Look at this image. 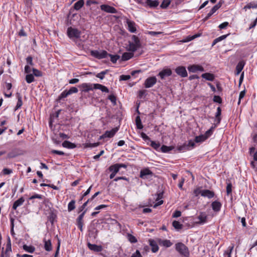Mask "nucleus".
I'll return each instance as SVG.
<instances>
[{
    "label": "nucleus",
    "instance_id": "1",
    "mask_svg": "<svg viewBox=\"0 0 257 257\" xmlns=\"http://www.w3.org/2000/svg\"><path fill=\"white\" fill-rule=\"evenodd\" d=\"M176 250L182 255L188 257L189 252L188 247L183 243L178 242L175 244Z\"/></svg>",
    "mask_w": 257,
    "mask_h": 257
},
{
    "label": "nucleus",
    "instance_id": "2",
    "mask_svg": "<svg viewBox=\"0 0 257 257\" xmlns=\"http://www.w3.org/2000/svg\"><path fill=\"white\" fill-rule=\"evenodd\" d=\"M67 34L70 39L74 40L79 38L80 37L81 32L77 29L70 27L68 28Z\"/></svg>",
    "mask_w": 257,
    "mask_h": 257
},
{
    "label": "nucleus",
    "instance_id": "3",
    "mask_svg": "<svg viewBox=\"0 0 257 257\" xmlns=\"http://www.w3.org/2000/svg\"><path fill=\"white\" fill-rule=\"evenodd\" d=\"M90 54L92 56L97 59H101L106 58L108 55V53L105 50H102L101 51L91 50L90 51Z\"/></svg>",
    "mask_w": 257,
    "mask_h": 257
},
{
    "label": "nucleus",
    "instance_id": "4",
    "mask_svg": "<svg viewBox=\"0 0 257 257\" xmlns=\"http://www.w3.org/2000/svg\"><path fill=\"white\" fill-rule=\"evenodd\" d=\"M153 173L148 168H144L141 170L140 177L143 179H149L153 177Z\"/></svg>",
    "mask_w": 257,
    "mask_h": 257
},
{
    "label": "nucleus",
    "instance_id": "5",
    "mask_svg": "<svg viewBox=\"0 0 257 257\" xmlns=\"http://www.w3.org/2000/svg\"><path fill=\"white\" fill-rule=\"evenodd\" d=\"M87 209H85L84 211H82V212L78 216L77 218L76 219V224L80 229V230L82 232L83 226V217L87 211Z\"/></svg>",
    "mask_w": 257,
    "mask_h": 257
},
{
    "label": "nucleus",
    "instance_id": "6",
    "mask_svg": "<svg viewBox=\"0 0 257 257\" xmlns=\"http://www.w3.org/2000/svg\"><path fill=\"white\" fill-rule=\"evenodd\" d=\"M118 131V127H114L110 131H107L105 132V133L103 135H102L99 137V140H101L105 138H112L114 136V135Z\"/></svg>",
    "mask_w": 257,
    "mask_h": 257
},
{
    "label": "nucleus",
    "instance_id": "7",
    "mask_svg": "<svg viewBox=\"0 0 257 257\" xmlns=\"http://www.w3.org/2000/svg\"><path fill=\"white\" fill-rule=\"evenodd\" d=\"M157 82V78L155 76L150 77L146 79L144 82V86L148 88L154 86Z\"/></svg>",
    "mask_w": 257,
    "mask_h": 257
},
{
    "label": "nucleus",
    "instance_id": "8",
    "mask_svg": "<svg viewBox=\"0 0 257 257\" xmlns=\"http://www.w3.org/2000/svg\"><path fill=\"white\" fill-rule=\"evenodd\" d=\"M93 84H94L84 83L79 85L78 87L81 89L82 92H87L89 90H92L94 89Z\"/></svg>",
    "mask_w": 257,
    "mask_h": 257
},
{
    "label": "nucleus",
    "instance_id": "9",
    "mask_svg": "<svg viewBox=\"0 0 257 257\" xmlns=\"http://www.w3.org/2000/svg\"><path fill=\"white\" fill-rule=\"evenodd\" d=\"M175 71L178 75L182 77L187 76V72L185 67L184 66H178L175 69Z\"/></svg>",
    "mask_w": 257,
    "mask_h": 257
},
{
    "label": "nucleus",
    "instance_id": "10",
    "mask_svg": "<svg viewBox=\"0 0 257 257\" xmlns=\"http://www.w3.org/2000/svg\"><path fill=\"white\" fill-rule=\"evenodd\" d=\"M172 73V70L170 68H165L163 69L159 73L158 76H160L162 79H164L165 77L171 76Z\"/></svg>",
    "mask_w": 257,
    "mask_h": 257
},
{
    "label": "nucleus",
    "instance_id": "11",
    "mask_svg": "<svg viewBox=\"0 0 257 257\" xmlns=\"http://www.w3.org/2000/svg\"><path fill=\"white\" fill-rule=\"evenodd\" d=\"M101 10L105 12L111 13V14H116L117 13V10L112 7H111L109 5H102L100 6Z\"/></svg>",
    "mask_w": 257,
    "mask_h": 257
},
{
    "label": "nucleus",
    "instance_id": "12",
    "mask_svg": "<svg viewBox=\"0 0 257 257\" xmlns=\"http://www.w3.org/2000/svg\"><path fill=\"white\" fill-rule=\"evenodd\" d=\"M188 70L190 72L195 73L198 71H200L203 72L204 71V68L200 65H192L188 67Z\"/></svg>",
    "mask_w": 257,
    "mask_h": 257
},
{
    "label": "nucleus",
    "instance_id": "13",
    "mask_svg": "<svg viewBox=\"0 0 257 257\" xmlns=\"http://www.w3.org/2000/svg\"><path fill=\"white\" fill-rule=\"evenodd\" d=\"M87 246L89 249L97 252H100L103 249L102 246L101 245L91 244L90 242L87 243Z\"/></svg>",
    "mask_w": 257,
    "mask_h": 257
},
{
    "label": "nucleus",
    "instance_id": "14",
    "mask_svg": "<svg viewBox=\"0 0 257 257\" xmlns=\"http://www.w3.org/2000/svg\"><path fill=\"white\" fill-rule=\"evenodd\" d=\"M221 206V203L218 201H213L211 203V207L213 210L216 212H218L220 210Z\"/></svg>",
    "mask_w": 257,
    "mask_h": 257
},
{
    "label": "nucleus",
    "instance_id": "15",
    "mask_svg": "<svg viewBox=\"0 0 257 257\" xmlns=\"http://www.w3.org/2000/svg\"><path fill=\"white\" fill-rule=\"evenodd\" d=\"M12 252V245H11V239L10 237H8V240L6 244V248L4 252V254L6 255H10V253Z\"/></svg>",
    "mask_w": 257,
    "mask_h": 257
},
{
    "label": "nucleus",
    "instance_id": "16",
    "mask_svg": "<svg viewBox=\"0 0 257 257\" xmlns=\"http://www.w3.org/2000/svg\"><path fill=\"white\" fill-rule=\"evenodd\" d=\"M149 244L151 246V250L153 252H156L159 250V247L157 242L152 239H149Z\"/></svg>",
    "mask_w": 257,
    "mask_h": 257
},
{
    "label": "nucleus",
    "instance_id": "17",
    "mask_svg": "<svg viewBox=\"0 0 257 257\" xmlns=\"http://www.w3.org/2000/svg\"><path fill=\"white\" fill-rule=\"evenodd\" d=\"M25 199L23 197H21L19 199L14 202L12 208L13 210H16L17 208L21 206L24 202Z\"/></svg>",
    "mask_w": 257,
    "mask_h": 257
},
{
    "label": "nucleus",
    "instance_id": "18",
    "mask_svg": "<svg viewBox=\"0 0 257 257\" xmlns=\"http://www.w3.org/2000/svg\"><path fill=\"white\" fill-rule=\"evenodd\" d=\"M202 196L207 197L210 199L214 197V193L209 190H203L202 192Z\"/></svg>",
    "mask_w": 257,
    "mask_h": 257
},
{
    "label": "nucleus",
    "instance_id": "19",
    "mask_svg": "<svg viewBox=\"0 0 257 257\" xmlns=\"http://www.w3.org/2000/svg\"><path fill=\"white\" fill-rule=\"evenodd\" d=\"M126 23H127V24L128 26V29L129 31L131 32V33L136 32L137 31V29L135 27V22L130 21V20H127Z\"/></svg>",
    "mask_w": 257,
    "mask_h": 257
},
{
    "label": "nucleus",
    "instance_id": "20",
    "mask_svg": "<svg viewBox=\"0 0 257 257\" xmlns=\"http://www.w3.org/2000/svg\"><path fill=\"white\" fill-rule=\"evenodd\" d=\"M44 242V248L46 251H50L52 250V243L50 239H43Z\"/></svg>",
    "mask_w": 257,
    "mask_h": 257
},
{
    "label": "nucleus",
    "instance_id": "21",
    "mask_svg": "<svg viewBox=\"0 0 257 257\" xmlns=\"http://www.w3.org/2000/svg\"><path fill=\"white\" fill-rule=\"evenodd\" d=\"M220 6L218 5L214 6L210 10V12L207 14L204 18V21L207 20L219 8Z\"/></svg>",
    "mask_w": 257,
    "mask_h": 257
},
{
    "label": "nucleus",
    "instance_id": "22",
    "mask_svg": "<svg viewBox=\"0 0 257 257\" xmlns=\"http://www.w3.org/2000/svg\"><path fill=\"white\" fill-rule=\"evenodd\" d=\"M94 89H98L101 90L102 92H105L106 93L109 92V89L105 86L102 85L100 84H93Z\"/></svg>",
    "mask_w": 257,
    "mask_h": 257
},
{
    "label": "nucleus",
    "instance_id": "23",
    "mask_svg": "<svg viewBox=\"0 0 257 257\" xmlns=\"http://www.w3.org/2000/svg\"><path fill=\"white\" fill-rule=\"evenodd\" d=\"M159 243L160 245H162L166 247H169L172 245V243L170 241V240L167 239L162 240L159 239Z\"/></svg>",
    "mask_w": 257,
    "mask_h": 257
},
{
    "label": "nucleus",
    "instance_id": "24",
    "mask_svg": "<svg viewBox=\"0 0 257 257\" xmlns=\"http://www.w3.org/2000/svg\"><path fill=\"white\" fill-rule=\"evenodd\" d=\"M198 219H199V221L197 223L198 224H204L207 221V216L205 214L201 213L198 216Z\"/></svg>",
    "mask_w": 257,
    "mask_h": 257
},
{
    "label": "nucleus",
    "instance_id": "25",
    "mask_svg": "<svg viewBox=\"0 0 257 257\" xmlns=\"http://www.w3.org/2000/svg\"><path fill=\"white\" fill-rule=\"evenodd\" d=\"M62 146L64 148H68V149H74L76 147V146L75 144L71 143L68 141H65L62 143Z\"/></svg>",
    "mask_w": 257,
    "mask_h": 257
},
{
    "label": "nucleus",
    "instance_id": "26",
    "mask_svg": "<svg viewBox=\"0 0 257 257\" xmlns=\"http://www.w3.org/2000/svg\"><path fill=\"white\" fill-rule=\"evenodd\" d=\"M134 56V53L132 52H125L123 53L121 56V59L123 61H127Z\"/></svg>",
    "mask_w": 257,
    "mask_h": 257
},
{
    "label": "nucleus",
    "instance_id": "27",
    "mask_svg": "<svg viewBox=\"0 0 257 257\" xmlns=\"http://www.w3.org/2000/svg\"><path fill=\"white\" fill-rule=\"evenodd\" d=\"M84 1L83 0H79L74 4L73 8L74 10L78 11L84 6Z\"/></svg>",
    "mask_w": 257,
    "mask_h": 257
},
{
    "label": "nucleus",
    "instance_id": "28",
    "mask_svg": "<svg viewBox=\"0 0 257 257\" xmlns=\"http://www.w3.org/2000/svg\"><path fill=\"white\" fill-rule=\"evenodd\" d=\"M146 4L151 8H156L159 5V3L157 0H146Z\"/></svg>",
    "mask_w": 257,
    "mask_h": 257
},
{
    "label": "nucleus",
    "instance_id": "29",
    "mask_svg": "<svg viewBox=\"0 0 257 257\" xmlns=\"http://www.w3.org/2000/svg\"><path fill=\"white\" fill-rule=\"evenodd\" d=\"M202 77L209 81H213L214 75L210 73H205L202 74Z\"/></svg>",
    "mask_w": 257,
    "mask_h": 257
},
{
    "label": "nucleus",
    "instance_id": "30",
    "mask_svg": "<svg viewBox=\"0 0 257 257\" xmlns=\"http://www.w3.org/2000/svg\"><path fill=\"white\" fill-rule=\"evenodd\" d=\"M108 170L109 171L114 173L116 174L117 173H118L119 171V167L118 166L117 164H115L113 165H111L109 168Z\"/></svg>",
    "mask_w": 257,
    "mask_h": 257
},
{
    "label": "nucleus",
    "instance_id": "31",
    "mask_svg": "<svg viewBox=\"0 0 257 257\" xmlns=\"http://www.w3.org/2000/svg\"><path fill=\"white\" fill-rule=\"evenodd\" d=\"M23 248L26 251L28 252L29 253L34 252L35 250V248L33 246H32V245L28 246L26 244H24L23 246Z\"/></svg>",
    "mask_w": 257,
    "mask_h": 257
},
{
    "label": "nucleus",
    "instance_id": "32",
    "mask_svg": "<svg viewBox=\"0 0 257 257\" xmlns=\"http://www.w3.org/2000/svg\"><path fill=\"white\" fill-rule=\"evenodd\" d=\"M132 40L133 41V43L137 47H138L139 48L141 47V44L140 39L137 36H136L135 35H133L132 37Z\"/></svg>",
    "mask_w": 257,
    "mask_h": 257
},
{
    "label": "nucleus",
    "instance_id": "33",
    "mask_svg": "<svg viewBox=\"0 0 257 257\" xmlns=\"http://www.w3.org/2000/svg\"><path fill=\"white\" fill-rule=\"evenodd\" d=\"M244 67V63L242 62H239L236 66V74L238 75Z\"/></svg>",
    "mask_w": 257,
    "mask_h": 257
},
{
    "label": "nucleus",
    "instance_id": "34",
    "mask_svg": "<svg viewBox=\"0 0 257 257\" xmlns=\"http://www.w3.org/2000/svg\"><path fill=\"white\" fill-rule=\"evenodd\" d=\"M17 95H18V96H17L18 101H17V105L15 108V110L20 108L23 104L22 96L19 93H17Z\"/></svg>",
    "mask_w": 257,
    "mask_h": 257
},
{
    "label": "nucleus",
    "instance_id": "35",
    "mask_svg": "<svg viewBox=\"0 0 257 257\" xmlns=\"http://www.w3.org/2000/svg\"><path fill=\"white\" fill-rule=\"evenodd\" d=\"M228 35H229V34L222 35L214 39L212 43V46L215 45L218 42L225 39L227 37Z\"/></svg>",
    "mask_w": 257,
    "mask_h": 257
},
{
    "label": "nucleus",
    "instance_id": "36",
    "mask_svg": "<svg viewBox=\"0 0 257 257\" xmlns=\"http://www.w3.org/2000/svg\"><path fill=\"white\" fill-rule=\"evenodd\" d=\"M207 140L206 137L204 135H201L198 136H196L195 139V142L196 143H201Z\"/></svg>",
    "mask_w": 257,
    "mask_h": 257
},
{
    "label": "nucleus",
    "instance_id": "37",
    "mask_svg": "<svg viewBox=\"0 0 257 257\" xmlns=\"http://www.w3.org/2000/svg\"><path fill=\"white\" fill-rule=\"evenodd\" d=\"M75 208V201L72 200L68 205V211L71 212Z\"/></svg>",
    "mask_w": 257,
    "mask_h": 257
},
{
    "label": "nucleus",
    "instance_id": "38",
    "mask_svg": "<svg viewBox=\"0 0 257 257\" xmlns=\"http://www.w3.org/2000/svg\"><path fill=\"white\" fill-rule=\"evenodd\" d=\"M173 149V147H168L165 145H163L161 148L160 150L161 152L163 153H168Z\"/></svg>",
    "mask_w": 257,
    "mask_h": 257
},
{
    "label": "nucleus",
    "instance_id": "39",
    "mask_svg": "<svg viewBox=\"0 0 257 257\" xmlns=\"http://www.w3.org/2000/svg\"><path fill=\"white\" fill-rule=\"evenodd\" d=\"M68 95H69V94L68 93L67 90H64L58 96V97L57 98V101H60L61 100L67 97Z\"/></svg>",
    "mask_w": 257,
    "mask_h": 257
},
{
    "label": "nucleus",
    "instance_id": "40",
    "mask_svg": "<svg viewBox=\"0 0 257 257\" xmlns=\"http://www.w3.org/2000/svg\"><path fill=\"white\" fill-rule=\"evenodd\" d=\"M26 81L28 83H31L35 81L34 76L32 74H27L26 76Z\"/></svg>",
    "mask_w": 257,
    "mask_h": 257
},
{
    "label": "nucleus",
    "instance_id": "41",
    "mask_svg": "<svg viewBox=\"0 0 257 257\" xmlns=\"http://www.w3.org/2000/svg\"><path fill=\"white\" fill-rule=\"evenodd\" d=\"M136 123L137 125V127L138 129H142L143 128V125L142 123L141 118L139 116H137L136 118Z\"/></svg>",
    "mask_w": 257,
    "mask_h": 257
},
{
    "label": "nucleus",
    "instance_id": "42",
    "mask_svg": "<svg viewBox=\"0 0 257 257\" xmlns=\"http://www.w3.org/2000/svg\"><path fill=\"white\" fill-rule=\"evenodd\" d=\"M107 56H109L110 57V61L113 63H115L116 62V61H117V60L120 58L119 56L118 55H113L108 53Z\"/></svg>",
    "mask_w": 257,
    "mask_h": 257
},
{
    "label": "nucleus",
    "instance_id": "43",
    "mask_svg": "<svg viewBox=\"0 0 257 257\" xmlns=\"http://www.w3.org/2000/svg\"><path fill=\"white\" fill-rule=\"evenodd\" d=\"M100 144L99 142L95 143H86L84 144V147L85 148H94L98 146Z\"/></svg>",
    "mask_w": 257,
    "mask_h": 257
},
{
    "label": "nucleus",
    "instance_id": "44",
    "mask_svg": "<svg viewBox=\"0 0 257 257\" xmlns=\"http://www.w3.org/2000/svg\"><path fill=\"white\" fill-rule=\"evenodd\" d=\"M173 226L176 229H181L182 228L183 225L178 221H174L172 223Z\"/></svg>",
    "mask_w": 257,
    "mask_h": 257
},
{
    "label": "nucleus",
    "instance_id": "45",
    "mask_svg": "<svg viewBox=\"0 0 257 257\" xmlns=\"http://www.w3.org/2000/svg\"><path fill=\"white\" fill-rule=\"evenodd\" d=\"M151 146L156 151H158L160 148V144L159 143H156L155 141H151Z\"/></svg>",
    "mask_w": 257,
    "mask_h": 257
},
{
    "label": "nucleus",
    "instance_id": "46",
    "mask_svg": "<svg viewBox=\"0 0 257 257\" xmlns=\"http://www.w3.org/2000/svg\"><path fill=\"white\" fill-rule=\"evenodd\" d=\"M57 215L54 212H51L48 216L49 221L52 224L54 223L55 219L56 218Z\"/></svg>",
    "mask_w": 257,
    "mask_h": 257
},
{
    "label": "nucleus",
    "instance_id": "47",
    "mask_svg": "<svg viewBox=\"0 0 257 257\" xmlns=\"http://www.w3.org/2000/svg\"><path fill=\"white\" fill-rule=\"evenodd\" d=\"M108 72V70H105L104 71H101V72L97 74L96 75V77L100 78V79H103L104 78V75L107 74Z\"/></svg>",
    "mask_w": 257,
    "mask_h": 257
},
{
    "label": "nucleus",
    "instance_id": "48",
    "mask_svg": "<svg viewBox=\"0 0 257 257\" xmlns=\"http://www.w3.org/2000/svg\"><path fill=\"white\" fill-rule=\"evenodd\" d=\"M170 0H164L161 5V7L163 9H166L170 5Z\"/></svg>",
    "mask_w": 257,
    "mask_h": 257
},
{
    "label": "nucleus",
    "instance_id": "49",
    "mask_svg": "<svg viewBox=\"0 0 257 257\" xmlns=\"http://www.w3.org/2000/svg\"><path fill=\"white\" fill-rule=\"evenodd\" d=\"M139 48L137 47L133 43H130L128 46V50L133 52H135Z\"/></svg>",
    "mask_w": 257,
    "mask_h": 257
},
{
    "label": "nucleus",
    "instance_id": "50",
    "mask_svg": "<svg viewBox=\"0 0 257 257\" xmlns=\"http://www.w3.org/2000/svg\"><path fill=\"white\" fill-rule=\"evenodd\" d=\"M127 238L131 243H136L137 242L136 237L131 234H128Z\"/></svg>",
    "mask_w": 257,
    "mask_h": 257
},
{
    "label": "nucleus",
    "instance_id": "51",
    "mask_svg": "<svg viewBox=\"0 0 257 257\" xmlns=\"http://www.w3.org/2000/svg\"><path fill=\"white\" fill-rule=\"evenodd\" d=\"M32 71L33 72V75H35L36 77H40L42 76V73L40 70L35 68H33Z\"/></svg>",
    "mask_w": 257,
    "mask_h": 257
},
{
    "label": "nucleus",
    "instance_id": "52",
    "mask_svg": "<svg viewBox=\"0 0 257 257\" xmlns=\"http://www.w3.org/2000/svg\"><path fill=\"white\" fill-rule=\"evenodd\" d=\"M188 150V146L186 144L180 146L178 147V150L180 152H185L186 150Z\"/></svg>",
    "mask_w": 257,
    "mask_h": 257
},
{
    "label": "nucleus",
    "instance_id": "53",
    "mask_svg": "<svg viewBox=\"0 0 257 257\" xmlns=\"http://www.w3.org/2000/svg\"><path fill=\"white\" fill-rule=\"evenodd\" d=\"M232 192V184L230 182L228 183L226 186V193L228 195Z\"/></svg>",
    "mask_w": 257,
    "mask_h": 257
},
{
    "label": "nucleus",
    "instance_id": "54",
    "mask_svg": "<svg viewBox=\"0 0 257 257\" xmlns=\"http://www.w3.org/2000/svg\"><path fill=\"white\" fill-rule=\"evenodd\" d=\"M233 247H234L233 246H229L228 247V249H227V250L225 251L224 253V255L226 254V255H227V257H231V252H232V250L233 249Z\"/></svg>",
    "mask_w": 257,
    "mask_h": 257
},
{
    "label": "nucleus",
    "instance_id": "55",
    "mask_svg": "<svg viewBox=\"0 0 257 257\" xmlns=\"http://www.w3.org/2000/svg\"><path fill=\"white\" fill-rule=\"evenodd\" d=\"M78 91V90L77 88L75 87H72L70 88L69 90H67L68 93L69 95L72 94V93H77Z\"/></svg>",
    "mask_w": 257,
    "mask_h": 257
},
{
    "label": "nucleus",
    "instance_id": "56",
    "mask_svg": "<svg viewBox=\"0 0 257 257\" xmlns=\"http://www.w3.org/2000/svg\"><path fill=\"white\" fill-rule=\"evenodd\" d=\"M213 100L214 102H217L218 103H222V98L218 95H214Z\"/></svg>",
    "mask_w": 257,
    "mask_h": 257
},
{
    "label": "nucleus",
    "instance_id": "57",
    "mask_svg": "<svg viewBox=\"0 0 257 257\" xmlns=\"http://www.w3.org/2000/svg\"><path fill=\"white\" fill-rule=\"evenodd\" d=\"M12 172L13 171L12 169L8 168H4L2 171L3 174L5 175H10L12 173Z\"/></svg>",
    "mask_w": 257,
    "mask_h": 257
},
{
    "label": "nucleus",
    "instance_id": "58",
    "mask_svg": "<svg viewBox=\"0 0 257 257\" xmlns=\"http://www.w3.org/2000/svg\"><path fill=\"white\" fill-rule=\"evenodd\" d=\"M88 203L89 202H87V201H86L85 203L83 204L82 206L79 207L78 208V213H80L81 212L84 211L85 210V208L86 207Z\"/></svg>",
    "mask_w": 257,
    "mask_h": 257
},
{
    "label": "nucleus",
    "instance_id": "59",
    "mask_svg": "<svg viewBox=\"0 0 257 257\" xmlns=\"http://www.w3.org/2000/svg\"><path fill=\"white\" fill-rule=\"evenodd\" d=\"M18 155H19V154L15 153L14 151H12V152L8 153V158H13L17 157Z\"/></svg>",
    "mask_w": 257,
    "mask_h": 257
},
{
    "label": "nucleus",
    "instance_id": "60",
    "mask_svg": "<svg viewBox=\"0 0 257 257\" xmlns=\"http://www.w3.org/2000/svg\"><path fill=\"white\" fill-rule=\"evenodd\" d=\"M108 99L111 101L112 103H113L114 104H116V97L113 95L111 94L108 96Z\"/></svg>",
    "mask_w": 257,
    "mask_h": 257
},
{
    "label": "nucleus",
    "instance_id": "61",
    "mask_svg": "<svg viewBox=\"0 0 257 257\" xmlns=\"http://www.w3.org/2000/svg\"><path fill=\"white\" fill-rule=\"evenodd\" d=\"M130 78H131V76L129 75H121L120 76L119 80L125 81V80H127L130 79Z\"/></svg>",
    "mask_w": 257,
    "mask_h": 257
},
{
    "label": "nucleus",
    "instance_id": "62",
    "mask_svg": "<svg viewBox=\"0 0 257 257\" xmlns=\"http://www.w3.org/2000/svg\"><path fill=\"white\" fill-rule=\"evenodd\" d=\"M141 136L143 139L145 141H149L150 142L151 141V139L144 133H142Z\"/></svg>",
    "mask_w": 257,
    "mask_h": 257
},
{
    "label": "nucleus",
    "instance_id": "63",
    "mask_svg": "<svg viewBox=\"0 0 257 257\" xmlns=\"http://www.w3.org/2000/svg\"><path fill=\"white\" fill-rule=\"evenodd\" d=\"M26 61H27V63L30 65H33L34 64L33 63V58L30 56H28L27 58H26Z\"/></svg>",
    "mask_w": 257,
    "mask_h": 257
},
{
    "label": "nucleus",
    "instance_id": "64",
    "mask_svg": "<svg viewBox=\"0 0 257 257\" xmlns=\"http://www.w3.org/2000/svg\"><path fill=\"white\" fill-rule=\"evenodd\" d=\"M131 257H142V256L139 250H137L132 255Z\"/></svg>",
    "mask_w": 257,
    "mask_h": 257
}]
</instances>
